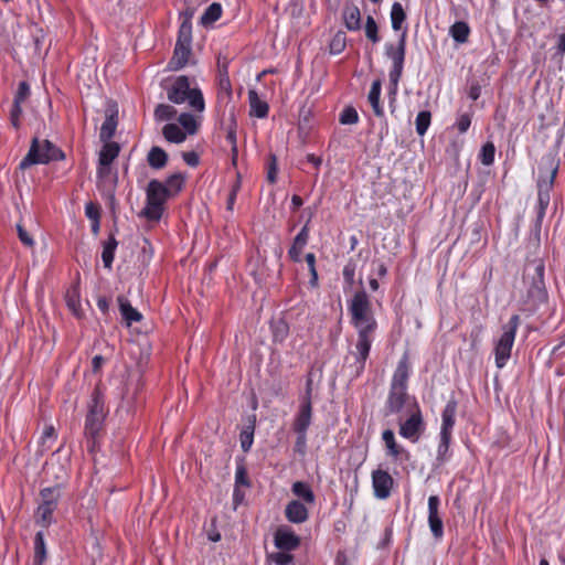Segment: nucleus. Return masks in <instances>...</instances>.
<instances>
[{
    "label": "nucleus",
    "instance_id": "obj_1",
    "mask_svg": "<svg viewBox=\"0 0 565 565\" xmlns=\"http://www.w3.org/2000/svg\"><path fill=\"white\" fill-rule=\"evenodd\" d=\"M348 311L351 317V324L356 330V342L351 354L355 359L356 374L360 375L364 369L366 360L370 356L374 334L377 329V321L374 317L372 302L364 289L354 292L348 303Z\"/></svg>",
    "mask_w": 565,
    "mask_h": 565
},
{
    "label": "nucleus",
    "instance_id": "obj_2",
    "mask_svg": "<svg viewBox=\"0 0 565 565\" xmlns=\"http://www.w3.org/2000/svg\"><path fill=\"white\" fill-rule=\"evenodd\" d=\"M558 164L552 157L543 158L539 167L536 224L541 225L550 204L551 191L557 174Z\"/></svg>",
    "mask_w": 565,
    "mask_h": 565
},
{
    "label": "nucleus",
    "instance_id": "obj_3",
    "mask_svg": "<svg viewBox=\"0 0 565 565\" xmlns=\"http://www.w3.org/2000/svg\"><path fill=\"white\" fill-rule=\"evenodd\" d=\"M64 152L47 139L33 138L26 156L21 160L19 168L25 170L34 164H47L51 161L63 160Z\"/></svg>",
    "mask_w": 565,
    "mask_h": 565
},
{
    "label": "nucleus",
    "instance_id": "obj_4",
    "mask_svg": "<svg viewBox=\"0 0 565 565\" xmlns=\"http://www.w3.org/2000/svg\"><path fill=\"white\" fill-rule=\"evenodd\" d=\"M168 99L177 105L189 102V105L196 111L202 113L205 108L203 94L200 88H191L189 77L181 75L175 78L167 89Z\"/></svg>",
    "mask_w": 565,
    "mask_h": 565
},
{
    "label": "nucleus",
    "instance_id": "obj_5",
    "mask_svg": "<svg viewBox=\"0 0 565 565\" xmlns=\"http://www.w3.org/2000/svg\"><path fill=\"white\" fill-rule=\"evenodd\" d=\"M407 28L401 33L397 45L392 43L385 44V55L392 61V67L388 73L390 77V96L394 100L397 93L398 82L403 74L404 61L406 54Z\"/></svg>",
    "mask_w": 565,
    "mask_h": 565
},
{
    "label": "nucleus",
    "instance_id": "obj_6",
    "mask_svg": "<svg viewBox=\"0 0 565 565\" xmlns=\"http://www.w3.org/2000/svg\"><path fill=\"white\" fill-rule=\"evenodd\" d=\"M520 323V316L512 315L509 321L502 327V334L494 344V360L498 369L504 367L511 356L512 347Z\"/></svg>",
    "mask_w": 565,
    "mask_h": 565
},
{
    "label": "nucleus",
    "instance_id": "obj_7",
    "mask_svg": "<svg viewBox=\"0 0 565 565\" xmlns=\"http://www.w3.org/2000/svg\"><path fill=\"white\" fill-rule=\"evenodd\" d=\"M61 494L62 490L60 486L41 489V502L35 511L38 524L43 527H49L53 523V513L57 508Z\"/></svg>",
    "mask_w": 565,
    "mask_h": 565
},
{
    "label": "nucleus",
    "instance_id": "obj_8",
    "mask_svg": "<svg viewBox=\"0 0 565 565\" xmlns=\"http://www.w3.org/2000/svg\"><path fill=\"white\" fill-rule=\"evenodd\" d=\"M527 276L531 282L527 288V299L540 305L547 300V291L544 281L545 266L542 259H535L526 266Z\"/></svg>",
    "mask_w": 565,
    "mask_h": 565
},
{
    "label": "nucleus",
    "instance_id": "obj_9",
    "mask_svg": "<svg viewBox=\"0 0 565 565\" xmlns=\"http://www.w3.org/2000/svg\"><path fill=\"white\" fill-rule=\"evenodd\" d=\"M106 416L105 403L102 392L95 388L90 395L88 413L85 420V433L87 436L95 437L103 427Z\"/></svg>",
    "mask_w": 565,
    "mask_h": 565
},
{
    "label": "nucleus",
    "instance_id": "obj_10",
    "mask_svg": "<svg viewBox=\"0 0 565 565\" xmlns=\"http://www.w3.org/2000/svg\"><path fill=\"white\" fill-rule=\"evenodd\" d=\"M424 429L425 423L423 415L419 407L416 405L415 412H413L405 422L401 423L399 435L413 443H416L420 438Z\"/></svg>",
    "mask_w": 565,
    "mask_h": 565
},
{
    "label": "nucleus",
    "instance_id": "obj_11",
    "mask_svg": "<svg viewBox=\"0 0 565 565\" xmlns=\"http://www.w3.org/2000/svg\"><path fill=\"white\" fill-rule=\"evenodd\" d=\"M440 499L438 495L428 498V525L436 541H440L444 536V522L439 514Z\"/></svg>",
    "mask_w": 565,
    "mask_h": 565
},
{
    "label": "nucleus",
    "instance_id": "obj_12",
    "mask_svg": "<svg viewBox=\"0 0 565 565\" xmlns=\"http://www.w3.org/2000/svg\"><path fill=\"white\" fill-rule=\"evenodd\" d=\"M300 536L286 525L279 526L274 533V544L280 551H295L300 546Z\"/></svg>",
    "mask_w": 565,
    "mask_h": 565
},
{
    "label": "nucleus",
    "instance_id": "obj_13",
    "mask_svg": "<svg viewBox=\"0 0 565 565\" xmlns=\"http://www.w3.org/2000/svg\"><path fill=\"white\" fill-rule=\"evenodd\" d=\"M394 484V479L385 470H374L372 472V486L375 498L385 500L391 495V490Z\"/></svg>",
    "mask_w": 565,
    "mask_h": 565
},
{
    "label": "nucleus",
    "instance_id": "obj_14",
    "mask_svg": "<svg viewBox=\"0 0 565 565\" xmlns=\"http://www.w3.org/2000/svg\"><path fill=\"white\" fill-rule=\"evenodd\" d=\"M407 398V390L390 386L385 402V414L393 415L399 413L405 406Z\"/></svg>",
    "mask_w": 565,
    "mask_h": 565
},
{
    "label": "nucleus",
    "instance_id": "obj_15",
    "mask_svg": "<svg viewBox=\"0 0 565 565\" xmlns=\"http://www.w3.org/2000/svg\"><path fill=\"white\" fill-rule=\"evenodd\" d=\"M409 375H411L409 358H408L407 353H404L396 365V369L393 373L390 386L407 390Z\"/></svg>",
    "mask_w": 565,
    "mask_h": 565
},
{
    "label": "nucleus",
    "instance_id": "obj_16",
    "mask_svg": "<svg viewBox=\"0 0 565 565\" xmlns=\"http://www.w3.org/2000/svg\"><path fill=\"white\" fill-rule=\"evenodd\" d=\"M170 198V190L159 180H150L146 191V201L164 205L166 201Z\"/></svg>",
    "mask_w": 565,
    "mask_h": 565
},
{
    "label": "nucleus",
    "instance_id": "obj_17",
    "mask_svg": "<svg viewBox=\"0 0 565 565\" xmlns=\"http://www.w3.org/2000/svg\"><path fill=\"white\" fill-rule=\"evenodd\" d=\"M457 401L455 398H450L445 405L441 413V427L440 433L450 434L452 433V428L456 423V413H457Z\"/></svg>",
    "mask_w": 565,
    "mask_h": 565
},
{
    "label": "nucleus",
    "instance_id": "obj_18",
    "mask_svg": "<svg viewBox=\"0 0 565 565\" xmlns=\"http://www.w3.org/2000/svg\"><path fill=\"white\" fill-rule=\"evenodd\" d=\"M309 221L303 225V227L300 230V232L296 235L294 238V243L291 247L288 250V255L291 260L299 263L301 260L300 256L302 253V249L308 243L309 238V227H308Z\"/></svg>",
    "mask_w": 565,
    "mask_h": 565
},
{
    "label": "nucleus",
    "instance_id": "obj_19",
    "mask_svg": "<svg viewBox=\"0 0 565 565\" xmlns=\"http://www.w3.org/2000/svg\"><path fill=\"white\" fill-rule=\"evenodd\" d=\"M285 515L289 522L299 524L307 521L309 513L302 502L292 500L286 505Z\"/></svg>",
    "mask_w": 565,
    "mask_h": 565
},
{
    "label": "nucleus",
    "instance_id": "obj_20",
    "mask_svg": "<svg viewBox=\"0 0 565 565\" xmlns=\"http://www.w3.org/2000/svg\"><path fill=\"white\" fill-rule=\"evenodd\" d=\"M191 53V45L175 44L173 55L168 63L169 70L179 71L183 68L189 62Z\"/></svg>",
    "mask_w": 565,
    "mask_h": 565
},
{
    "label": "nucleus",
    "instance_id": "obj_21",
    "mask_svg": "<svg viewBox=\"0 0 565 565\" xmlns=\"http://www.w3.org/2000/svg\"><path fill=\"white\" fill-rule=\"evenodd\" d=\"M342 17L343 23L349 31H359L361 29V12L354 3H345Z\"/></svg>",
    "mask_w": 565,
    "mask_h": 565
},
{
    "label": "nucleus",
    "instance_id": "obj_22",
    "mask_svg": "<svg viewBox=\"0 0 565 565\" xmlns=\"http://www.w3.org/2000/svg\"><path fill=\"white\" fill-rule=\"evenodd\" d=\"M117 301L120 315L128 327H130L134 322H139L142 320V315L131 306L130 301L125 296H119Z\"/></svg>",
    "mask_w": 565,
    "mask_h": 565
},
{
    "label": "nucleus",
    "instance_id": "obj_23",
    "mask_svg": "<svg viewBox=\"0 0 565 565\" xmlns=\"http://www.w3.org/2000/svg\"><path fill=\"white\" fill-rule=\"evenodd\" d=\"M312 405L309 403H300L299 411L294 422V430L296 433L307 431L311 424Z\"/></svg>",
    "mask_w": 565,
    "mask_h": 565
},
{
    "label": "nucleus",
    "instance_id": "obj_24",
    "mask_svg": "<svg viewBox=\"0 0 565 565\" xmlns=\"http://www.w3.org/2000/svg\"><path fill=\"white\" fill-rule=\"evenodd\" d=\"M226 139L231 143V151L233 156V160L237 157V120L235 116V109L234 107H231L228 113V119H227V127H226Z\"/></svg>",
    "mask_w": 565,
    "mask_h": 565
},
{
    "label": "nucleus",
    "instance_id": "obj_25",
    "mask_svg": "<svg viewBox=\"0 0 565 565\" xmlns=\"http://www.w3.org/2000/svg\"><path fill=\"white\" fill-rule=\"evenodd\" d=\"M381 89H382L381 79H375L372 83L371 89L367 95L369 103L371 104L372 109L376 117L384 116V109L380 104Z\"/></svg>",
    "mask_w": 565,
    "mask_h": 565
},
{
    "label": "nucleus",
    "instance_id": "obj_26",
    "mask_svg": "<svg viewBox=\"0 0 565 565\" xmlns=\"http://www.w3.org/2000/svg\"><path fill=\"white\" fill-rule=\"evenodd\" d=\"M148 164L156 170H160L167 166L168 153L160 147L153 146L147 156Z\"/></svg>",
    "mask_w": 565,
    "mask_h": 565
},
{
    "label": "nucleus",
    "instance_id": "obj_27",
    "mask_svg": "<svg viewBox=\"0 0 565 565\" xmlns=\"http://www.w3.org/2000/svg\"><path fill=\"white\" fill-rule=\"evenodd\" d=\"M120 147L117 142L106 141L99 151L98 162L102 166L111 164V162L118 157Z\"/></svg>",
    "mask_w": 565,
    "mask_h": 565
},
{
    "label": "nucleus",
    "instance_id": "obj_28",
    "mask_svg": "<svg viewBox=\"0 0 565 565\" xmlns=\"http://www.w3.org/2000/svg\"><path fill=\"white\" fill-rule=\"evenodd\" d=\"M248 99L252 115L256 116L257 118H265L268 115V104L264 100H260L255 90L248 92Z\"/></svg>",
    "mask_w": 565,
    "mask_h": 565
},
{
    "label": "nucleus",
    "instance_id": "obj_29",
    "mask_svg": "<svg viewBox=\"0 0 565 565\" xmlns=\"http://www.w3.org/2000/svg\"><path fill=\"white\" fill-rule=\"evenodd\" d=\"M382 439L385 444L387 455L393 457L394 459H398L399 456L405 452L404 448L399 446L395 440L394 431L391 429H386L382 434Z\"/></svg>",
    "mask_w": 565,
    "mask_h": 565
},
{
    "label": "nucleus",
    "instance_id": "obj_30",
    "mask_svg": "<svg viewBox=\"0 0 565 565\" xmlns=\"http://www.w3.org/2000/svg\"><path fill=\"white\" fill-rule=\"evenodd\" d=\"M47 558L46 546L43 532H38L34 536V555L32 565H44Z\"/></svg>",
    "mask_w": 565,
    "mask_h": 565
},
{
    "label": "nucleus",
    "instance_id": "obj_31",
    "mask_svg": "<svg viewBox=\"0 0 565 565\" xmlns=\"http://www.w3.org/2000/svg\"><path fill=\"white\" fill-rule=\"evenodd\" d=\"M118 246V242L115 238L113 234L109 235L108 239L104 242L103 244V253H102V259L104 263L105 268L110 269L114 257H115V250Z\"/></svg>",
    "mask_w": 565,
    "mask_h": 565
},
{
    "label": "nucleus",
    "instance_id": "obj_32",
    "mask_svg": "<svg viewBox=\"0 0 565 565\" xmlns=\"http://www.w3.org/2000/svg\"><path fill=\"white\" fill-rule=\"evenodd\" d=\"M449 34L457 43H466L470 34V26L465 21H456L449 29Z\"/></svg>",
    "mask_w": 565,
    "mask_h": 565
},
{
    "label": "nucleus",
    "instance_id": "obj_33",
    "mask_svg": "<svg viewBox=\"0 0 565 565\" xmlns=\"http://www.w3.org/2000/svg\"><path fill=\"white\" fill-rule=\"evenodd\" d=\"M270 329L274 342L282 343L288 338L289 326L285 319L279 318L273 320L270 323Z\"/></svg>",
    "mask_w": 565,
    "mask_h": 565
},
{
    "label": "nucleus",
    "instance_id": "obj_34",
    "mask_svg": "<svg viewBox=\"0 0 565 565\" xmlns=\"http://www.w3.org/2000/svg\"><path fill=\"white\" fill-rule=\"evenodd\" d=\"M162 135L169 142L181 143L185 140L186 134L177 124H167L162 129Z\"/></svg>",
    "mask_w": 565,
    "mask_h": 565
},
{
    "label": "nucleus",
    "instance_id": "obj_35",
    "mask_svg": "<svg viewBox=\"0 0 565 565\" xmlns=\"http://www.w3.org/2000/svg\"><path fill=\"white\" fill-rule=\"evenodd\" d=\"M391 23L394 31H404L403 24L406 21V13L402 3L394 2L391 8Z\"/></svg>",
    "mask_w": 565,
    "mask_h": 565
},
{
    "label": "nucleus",
    "instance_id": "obj_36",
    "mask_svg": "<svg viewBox=\"0 0 565 565\" xmlns=\"http://www.w3.org/2000/svg\"><path fill=\"white\" fill-rule=\"evenodd\" d=\"M292 493L302 499L306 503L313 504L316 495L311 490L310 486L302 481H296L291 487Z\"/></svg>",
    "mask_w": 565,
    "mask_h": 565
},
{
    "label": "nucleus",
    "instance_id": "obj_37",
    "mask_svg": "<svg viewBox=\"0 0 565 565\" xmlns=\"http://www.w3.org/2000/svg\"><path fill=\"white\" fill-rule=\"evenodd\" d=\"M164 207L146 201V206L140 211L139 216L149 222H159L162 217Z\"/></svg>",
    "mask_w": 565,
    "mask_h": 565
},
{
    "label": "nucleus",
    "instance_id": "obj_38",
    "mask_svg": "<svg viewBox=\"0 0 565 565\" xmlns=\"http://www.w3.org/2000/svg\"><path fill=\"white\" fill-rule=\"evenodd\" d=\"M117 119L114 115H107L99 130V139L103 142L109 141L115 135Z\"/></svg>",
    "mask_w": 565,
    "mask_h": 565
},
{
    "label": "nucleus",
    "instance_id": "obj_39",
    "mask_svg": "<svg viewBox=\"0 0 565 565\" xmlns=\"http://www.w3.org/2000/svg\"><path fill=\"white\" fill-rule=\"evenodd\" d=\"M450 441H451V435L450 434H443V433H440V440H439V445H438V449H437V456H436V461L439 465L445 463L450 458V455H449Z\"/></svg>",
    "mask_w": 565,
    "mask_h": 565
},
{
    "label": "nucleus",
    "instance_id": "obj_40",
    "mask_svg": "<svg viewBox=\"0 0 565 565\" xmlns=\"http://www.w3.org/2000/svg\"><path fill=\"white\" fill-rule=\"evenodd\" d=\"M222 15V6L217 2L211 3L201 17V23L204 26L213 24Z\"/></svg>",
    "mask_w": 565,
    "mask_h": 565
},
{
    "label": "nucleus",
    "instance_id": "obj_41",
    "mask_svg": "<svg viewBox=\"0 0 565 565\" xmlns=\"http://www.w3.org/2000/svg\"><path fill=\"white\" fill-rule=\"evenodd\" d=\"M191 43H192V24L189 19H185L180 24L175 44L191 45Z\"/></svg>",
    "mask_w": 565,
    "mask_h": 565
},
{
    "label": "nucleus",
    "instance_id": "obj_42",
    "mask_svg": "<svg viewBox=\"0 0 565 565\" xmlns=\"http://www.w3.org/2000/svg\"><path fill=\"white\" fill-rule=\"evenodd\" d=\"M177 109L168 104H159L154 109V119L157 121L171 120L177 115Z\"/></svg>",
    "mask_w": 565,
    "mask_h": 565
},
{
    "label": "nucleus",
    "instance_id": "obj_43",
    "mask_svg": "<svg viewBox=\"0 0 565 565\" xmlns=\"http://www.w3.org/2000/svg\"><path fill=\"white\" fill-rule=\"evenodd\" d=\"M178 121L181 125L185 134L194 135L198 130V122L194 116L190 113H182L178 117Z\"/></svg>",
    "mask_w": 565,
    "mask_h": 565
},
{
    "label": "nucleus",
    "instance_id": "obj_44",
    "mask_svg": "<svg viewBox=\"0 0 565 565\" xmlns=\"http://www.w3.org/2000/svg\"><path fill=\"white\" fill-rule=\"evenodd\" d=\"M495 147L492 141H487L480 150L479 159L483 166H491L494 162Z\"/></svg>",
    "mask_w": 565,
    "mask_h": 565
},
{
    "label": "nucleus",
    "instance_id": "obj_45",
    "mask_svg": "<svg viewBox=\"0 0 565 565\" xmlns=\"http://www.w3.org/2000/svg\"><path fill=\"white\" fill-rule=\"evenodd\" d=\"M430 120H431L430 111L423 110V111L418 113L416 120H415L416 132L418 136H424L427 132L428 127L430 125Z\"/></svg>",
    "mask_w": 565,
    "mask_h": 565
},
{
    "label": "nucleus",
    "instance_id": "obj_46",
    "mask_svg": "<svg viewBox=\"0 0 565 565\" xmlns=\"http://www.w3.org/2000/svg\"><path fill=\"white\" fill-rule=\"evenodd\" d=\"M170 190V196L179 193L184 185V175L182 173L171 174L164 184Z\"/></svg>",
    "mask_w": 565,
    "mask_h": 565
},
{
    "label": "nucleus",
    "instance_id": "obj_47",
    "mask_svg": "<svg viewBox=\"0 0 565 565\" xmlns=\"http://www.w3.org/2000/svg\"><path fill=\"white\" fill-rule=\"evenodd\" d=\"M345 45H347V35L344 32L342 31H338L330 44H329V50H330V53L331 54H340L344 51L345 49Z\"/></svg>",
    "mask_w": 565,
    "mask_h": 565
},
{
    "label": "nucleus",
    "instance_id": "obj_48",
    "mask_svg": "<svg viewBox=\"0 0 565 565\" xmlns=\"http://www.w3.org/2000/svg\"><path fill=\"white\" fill-rule=\"evenodd\" d=\"M365 35L373 43H377L381 40L380 36H379L377 24H376V22H375V20H374V18L372 15H367L366 17V21H365Z\"/></svg>",
    "mask_w": 565,
    "mask_h": 565
},
{
    "label": "nucleus",
    "instance_id": "obj_49",
    "mask_svg": "<svg viewBox=\"0 0 565 565\" xmlns=\"http://www.w3.org/2000/svg\"><path fill=\"white\" fill-rule=\"evenodd\" d=\"M56 438V431L52 425L45 426L42 436L40 438V444L43 450H47L52 447L53 441Z\"/></svg>",
    "mask_w": 565,
    "mask_h": 565
},
{
    "label": "nucleus",
    "instance_id": "obj_50",
    "mask_svg": "<svg viewBox=\"0 0 565 565\" xmlns=\"http://www.w3.org/2000/svg\"><path fill=\"white\" fill-rule=\"evenodd\" d=\"M249 487L250 482L248 480L247 470L243 462L237 463L236 472H235V487L239 488Z\"/></svg>",
    "mask_w": 565,
    "mask_h": 565
},
{
    "label": "nucleus",
    "instance_id": "obj_51",
    "mask_svg": "<svg viewBox=\"0 0 565 565\" xmlns=\"http://www.w3.org/2000/svg\"><path fill=\"white\" fill-rule=\"evenodd\" d=\"M359 121V115L355 108L345 107L340 114V122L342 125H354Z\"/></svg>",
    "mask_w": 565,
    "mask_h": 565
},
{
    "label": "nucleus",
    "instance_id": "obj_52",
    "mask_svg": "<svg viewBox=\"0 0 565 565\" xmlns=\"http://www.w3.org/2000/svg\"><path fill=\"white\" fill-rule=\"evenodd\" d=\"M276 565H295L294 555L287 551H280L270 555Z\"/></svg>",
    "mask_w": 565,
    "mask_h": 565
},
{
    "label": "nucleus",
    "instance_id": "obj_53",
    "mask_svg": "<svg viewBox=\"0 0 565 565\" xmlns=\"http://www.w3.org/2000/svg\"><path fill=\"white\" fill-rule=\"evenodd\" d=\"M254 434L255 431L253 430H247L244 428L242 429L239 434V441L244 452H248L249 449L252 448V445L254 443Z\"/></svg>",
    "mask_w": 565,
    "mask_h": 565
},
{
    "label": "nucleus",
    "instance_id": "obj_54",
    "mask_svg": "<svg viewBox=\"0 0 565 565\" xmlns=\"http://www.w3.org/2000/svg\"><path fill=\"white\" fill-rule=\"evenodd\" d=\"M30 95V86L26 82L19 84L18 90L14 95L13 104L22 105Z\"/></svg>",
    "mask_w": 565,
    "mask_h": 565
},
{
    "label": "nucleus",
    "instance_id": "obj_55",
    "mask_svg": "<svg viewBox=\"0 0 565 565\" xmlns=\"http://www.w3.org/2000/svg\"><path fill=\"white\" fill-rule=\"evenodd\" d=\"M471 125V115L469 114H461L458 116L457 121L455 124L457 130L460 134H465Z\"/></svg>",
    "mask_w": 565,
    "mask_h": 565
},
{
    "label": "nucleus",
    "instance_id": "obj_56",
    "mask_svg": "<svg viewBox=\"0 0 565 565\" xmlns=\"http://www.w3.org/2000/svg\"><path fill=\"white\" fill-rule=\"evenodd\" d=\"M17 231L21 243L28 247H33L34 239L21 224H17Z\"/></svg>",
    "mask_w": 565,
    "mask_h": 565
},
{
    "label": "nucleus",
    "instance_id": "obj_57",
    "mask_svg": "<svg viewBox=\"0 0 565 565\" xmlns=\"http://www.w3.org/2000/svg\"><path fill=\"white\" fill-rule=\"evenodd\" d=\"M342 275H343V279L344 281L349 285V286H352L353 282H354V276H355V264L354 263H348L344 267H343V271H342Z\"/></svg>",
    "mask_w": 565,
    "mask_h": 565
},
{
    "label": "nucleus",
    "instance_id": "obj_58",
    "mask_svg": "<svg viewBox=\"0 0 565 565\" xmlns=\"http://www.w3.org/2000/svg\"><path fill=\"white\" fill-rule=\"evenodd\" d=\"M564 53H565V33H562L557 36V43L555 45V52L553 54V58L562 61Z\"/></svg>",
    "mask_w": 565,
    "mask_h": 565
},
{
    "label": "nucleus",
    "instance_id": "obj_59",
    "mask_svg": "<svg viewBox=\"0 0 565 565\" xmlns=\"http://www.w3.org/2000/svg\"><path fill=\"white\" fill-rule=\"evenodd\" d=\"M267 180L269 183H275L277 180V158L275 154L270 156V162L268 166Z\"/></svg>",
    "mask_w": 565,
    "mask_h": 565
},
{
    "label": "nucleus",
    "instance_id": "obj_60",
    "mask_svg": "<svg viewBox=\"0 0 565 565\" xmlns=\"http://www.w3.org/2000/svg\"><path fill=\"white\" fill-rule=\"evenodd\" d=\"M22 114V106L21 105H12L11 111H10V119L13 127L18 128L20 126V116Z\"/></svg>",
    "mask_w": 565,
    "mask_h": 565
},
{
    "label": "nucleus",
    "instance_id": "obj_61",
    "mask_svg": "<svg viewBox=\"0 0 565 565\" xmlns=\"http://www.w3.org/2000/svg\"><path fill=\"white\" fill-rule=\"evenodd\" d=\"M111 175V164H108V166H102L99 162H98V167H97V179L99 181H106L107 179H109Z\"/></svg>",
    "mask_w": 565,
    "mask_h": 565
},
{
    "label": "nucleus",
    "instance_id": "obj_62",
    "mask_svg": "<svg viewBox=\"0 0 565 565\" xmlns=\"http://www.w3.org/2000/svg\"><path fill=\"white\" fill-rule=\"evenodd\" d=\"M296 434H297V439H296V444H295V450L300 454H303L305 449H306V444H307V431L296 433Z\"/></svg>",
    "mask_w": 565,
    "mask_h": 565
},
{
    "label": "nucleus",
    "instance_id": "obj_63",
    "mask_svg": "<svg viewBox=\"0 0 565 565\" xmlns=\"http://www.w3.org/2000/svg\"><path fill=\"white\" fill-rule=\"evenodd\" d=\"M184 162L190 167H196L200 162V158L196 152L188 151L182 153Z\"/></svg>",
    "mask_w": 565,
    "mask_h": 565
},
{
    "label": "nucleus",
    "instance_id": "obj_64",
    "mask_svg": "<svg viewBox=\"0 0 565 565\" xmlns=\"http://www.w3.org/2000/svg\"><path fill=\"white\" fill-rule=\"evenodd\" d=\"M85 214L92 221L99 218V210L93 203L86 204V206H85Z\"/></svg>",
    "mask_w": 565,
    "mask_h": 565
}]
</instances>
